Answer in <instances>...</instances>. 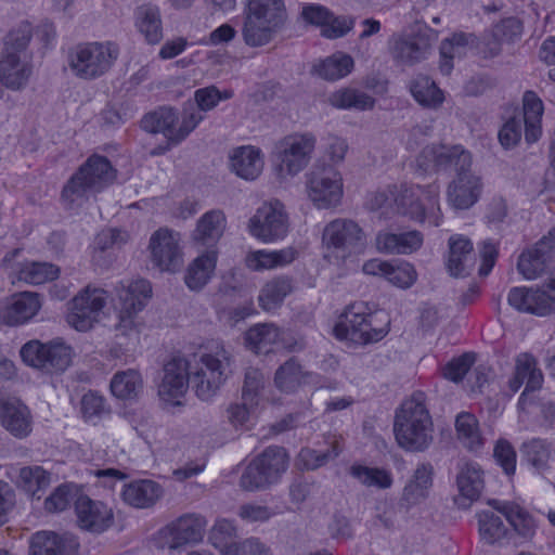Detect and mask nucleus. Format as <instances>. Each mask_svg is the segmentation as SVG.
Wrapping results in <instances>:
<instances>
[{"label": "nucleus", "instance_id": "nucleus-1", "mask_svg": "<svg viewBox=\"0 0 555 555\" xmlns=\"http://www.w3.org/2000/svg\"><path fill=\"white\" fill-rule=\"evenodd\" d=\"M434 422L426 396L416 391L397 408L393 434L398 446L408 452H424L434 441Z\"/></svg>", "mask_w": 555, "mask_h": 555}, {"label": "nucleus", "instance_id": "nucleus-2", "mask_svg": "<svg viewBox=\"0 0 555 555\" xmlns=\"http://www.w3.org/2000/svg\"><path fill=\"white\" fill-rule=\"evenodd\" d=\"M285 20L283 0H248L242 27L244 42L253 48L268 44Z\"/></svg>", "mask_w": 555, "mask_h": 555}, {"label": "nucleus", "instance_id": "nucleus-3", "mask_svg": "<svg viewBox=\"0 0 555 555\" xmlns=\"http://www.w3.org/2000/svg\"><path fill=\"white\" fill-rule=\"evenodd\" d=\"M231 353L223 345L194 356L190 363V382L196 396L204 401L217 395L230 373Z\"/></svg>", "mask_w": 555, "mask_h": 555}, {"label": "nucleus", "instance_id": "nucleus-4", "mask_svg": "<svg viewBox=\"0 0 555 555\" xmlns=\"http://www.w3.org/2000/svg\"><path fill=\"white\" fill-rule=\"evenodd\" d=\"M115 177L106 157L92 155L65 184L62 198L70 208L81 206L91 195L107 188Z\"/></svg>", "mask_w": 555, "mask_h": 555}, {"label": "nucleus", "instance_id": "nucleus-5", "mask_svg": "<svg viewBox=\"0 0 555 555\" xmlns=\"http://www.w3.org/2000/svg\"><path fill=\"white\" fill-rule=\"evenodd\" d=\"M120 50L113 41H90L74 46L67 56L73 75L82 80H95L111 70Z\"/></svg>", "mask_w": 555, "mask_h": 555}, {"label": "nucleus", "instance_id": "nucleus-6", "mask_svg": "<svg viewBox=\"0 0 555 555\" xmlns=\"http://www.w3.org/2000/svg\"><path fill=\"white\" fill-rule=\"evenodd\" d=\"M440 185L433 182L427 185H402L395 198L397 211L420 223L439 227L442 212L439 202Z\"/></svg>", "mask_w": 555, "mask_h": 555}, {"label": "nucleus", "instance_id": "nucleus-7", "mask_svg": "<svg viewBox=\"0 0 555 555\" xmlns=\"http://www.w3.org/2000/svg\"><path fill=\"white\" fill-rule=\"evenodd\" d=\"M204 119V115L193 105L184 106L181 116L168 106L146 114L142 121V128L151 133H162L169 144H180Z\"/></svg>", "mask_w": 555, "mask_h": 555}, {"label": "nucleus", "instance_id": "nucleus-8", "mask_svg": "<svg viewBox=\"0 0 555 555\" xmlns=\"http://www.w3.org/2000/svg\"><path fill=\"white\" fill-rule=\"evenodd\" d=\"M365 243L363 230L350 219H335L325 225L322 233L324 258L337 266L352 255L361 253Z\"/></svg>", "mask_w": 555, "mask_h": 555}, {"label": "nucleus", "instance_id": "nucleus-9", "mask_svg": "<svg viewBox=\"0 0 555 555\" xmlns=\"http://www.w3.org/2000/svg\"><path fill=\"white\" fill-rule=\"evenodd\" d=\"M23 362L43 374L64 373L73 362L75 351L62 338H54L47 343L29 340L20 350Z\"/></svg>", "mask_w": 555, "mask_h": 555}, {"label": "nucleus", "instance_id": "nucleus-10", "mask_svg": "<svg viewBox=\"0 0 555 555\" xmlns=\"http://www.w3.org/2000/svg\"><path fill=\"white\" fill-rule=\"evenodd\" d=\"M288 455L282 447H268L245 468L240 487L246 491H258L276 483L287 470Z\"/></svg>", "mask_w": 555, "mask_h": 555}, {"label": "nucleus", "instance_id": "nucleus-11", "mask_svg": "<svg viewBox=\"0 0 555 555\" xmlns=\"http://www.w3.org/2000/svg\"><path fill=\"white\" fill-rule=\"evenodd\" d=\"M117 296L119 309L116 331L122 336H137L141 327L138 313L143 310L152 296L151 284L143 279L120 282Z\"/></svg>", "mask_w": 555, "mask_h": 555}, {"label": "nucleus", "instance_id": "nucleus-12", "mask_svg": "<svg viewBox=\"0 0 555 555\" xmlns=\"http://www.w3.org/2000/svg\"><path fill=\"white\" fill-rule=\"evenodd\" d=\"M317 145L311 132H295L285 135L275 144L279 162L278 173L282 179L293 178L308 167Z\"/></svg>", "mask_w": 555, "mask_h": 555}, {"label": "nucleus", "instance_id": "nucleus-13", "mask_svg": "<svg viewBox=\"0 0 555 555\" xmlns=\"http://www.w3.org/2000/svg\"><path fill=\"white\" fill-rule=\"evenodd\" d=\"M437 40L438 31L426 24H416L411 33L392 36L390 54L398 64L413 66L431 54Z\"/></svg>", "mask_w": 555, "mask_h": 555}, {"label": "nucleus", "instance_id": "nucleus-14", "mask_svg": "<svg viewBox=\"0 0 555 555\" xmlns=\"http://www.w3.org/2000/svg\"><path fill=\"white\" fill-rule=\"evenodd\" d=\"M508 304L520 312L539 317L555 311V269L548 272L541 287H513L507 296Z\"/></svg>", "mask_w": 555, "mask_h": 555}, {"label": "nucleus", "instance_id": "nucleus-15", "mask_svg": "<svg viewBox=\"0 0 555 555\" xmlns=\"http://www.w3.org/2000/svg\"><path fill=\"white\" fill-rule=\"evenodd\" d=\"M206 519L197 514H184L160 528L155 537L158 548L178 550L203 540Z\"/></svg>", "mask_w": 555, "mask_h": 555}, {"label": "nucleus", "instance_id": "nucleus-16", "mask_svg": "<svg viewBox=\"0 0 555 555\" xmlns=\"http://www.w3.org/2000/svg\"><path fill=\"white\" fill-rule=\"evenodd\" d=\"M306 188L308 197L319 209L336 207L344 194L341 175L332 167L310 171Z\"/></svg>", "mask_w": 555, "mask_h": 555}, {"label": "nucleus", "instance_id": "nucleus-17", "mask_svg": "<svg viewBox=\"0 0 555 555\" xmlns=\"http://www.w3.org/2000/svg\"><path fill=\"white\" fill-rule=\"evenodd\" d=\"M106 301L104 289L88 285L72 299L67 323L79 332L90 330L99 321Z\"/></svg>", "mask_w": 555, "mask_h": 555}, {"label": "nucleus", "instance_id": "nucleus-18", "mask_svg": "<svg viewBox=\"0 0 555 555\" xmlns=\"http://www.w3.org/2000/svg\"><path fill=\"white\" fill-rule=\"evenodd\" d=\"M249 231L258 240L270 243L282 238L288 231V217L279 201L263 203L249 220Z\"/></svg>", "mask_w": 555, "mask_h": 555}, {"label": "nucleus", "instance_id": "nucleus-19", "mask_svg": "<svg viewBox=\"0 0 555 555\" xmlns=\"http://www.w3.org/2000/svg\"><path fill=\"white\" fill-rule=\"evenodd\" d=\"M418 165L425 170H455L456 173L470 169L472 155L462 145H428L423 149Z\"/></svg>", "mask_w": 555, "mask_h": 555}, {"label": "nucleus", "instance_id": "nucleus-20", "mask_svg": "<svg viewBox=\"0 0 555 555\" xmlns=\"http://www.w3.org/2000/svg\"><path fill=\"white\" fill-rule=\"evenodd\" d=\"M190 371V362L181 357H175L164 365V376L158 386L163 401L172 405L181 404L191 383Z\"/></svg>", "mask_w": 555, "mask_h": 555}, {"label": "nucleus", "instance_id": "nucleus-21", "mask_svg": "<svg viewBox=\"0 0 555 555\" xmlns=\"http://www.w3.org/2000/svg\"><path fill=\"white\" fill-rule=\"evenodd\" d=\"M179 234L162 228L155 231L151 238L149 248L152 262L162 271L175 272L182 263Z\"/></svg>", "mask_w": 555, "mask_h": 555}, {"label": "nucleus", "instance_id": "nucleus-22", "mask_svg": "<svg viewBox=\"0 0 555 555\" xmlns=\"http://www.w3.org/2000/svg\"><path fill=\"white\" fill-rule=\"evenodd\" d=\"M75 511L79 528L92 533H102L114 524V511L106 503L79 496L75 501Z\"/></svg>", "mask_w": 555, "mask_h": 555}, {"label": "nucleus", "instance_id": "nucleus-23", "mask_svg": "<svg viewBox=\"0 0 555 555\" xmlns=\"http://www.w3.org/2000/svg\"><path fill=\"white\" fill-rule=\"evenodd\" d=\"M0 425L14 438L25 439L33 431L34 417L18 398H0Z\"/></svg>", "mask_w": 555, "mask_h": 555}, {"label": "nucleus", "instance_id": "nucleus-24", "mask_svg": "<svg viewBox=\"0 0 555 555\" xmlns=\"http://www.w3.org/2000/svg\"><path fill=\"white\" fill-rule=\"evenodd\" d=\"M489 505L502 514L513 531L525 542L531 541L538 529L535 517L520 503L511 500H490Z\"/></svg>", "mask_w": 555, "mask_h": 555}, {"label": "nucleus", "instance_id": "nucleus-25", "mask_svg": "<svg viewBox=\"0 0 555 555\" xmlns=\"http://www.w3.org/2000/svg\"><path fill=\"white\" fill-rule=\"evenodd\" d=\"M482 192V182L480 177L463 170L456 173L448 185L447 201L454 209L465 210L474 206Z\"/></svg>", "mask_w": 555, "mask_h": 555}, {"label": "nucleus", "instance_id": "nucleus-26", "mask_svg": "<svg viewBox=\"0 0 555 555\" xmlns=\"http://www.w3.org/2000/svg\"><path fill=\"white\" fill-rule=\"evenodd\" d=\"M31 74L33 65L29 53L5 52L0 60V81L10 90L24 89Z\"/></svg>", "mask_w": 555, "mask_h": 555}, {"label": "nucleus", "instance_id": "nucleus-27", "mask_svg": "<svg viewBox=\"0 0 555 555\" xmlns=\"http://www.w3.org/2000/svg\"><path fill=\"white\" fill-rule=\"evenodd\" d=\"M456 487L459 495L454 502L460 508H467L478 500L483 489V472L479 464L469 461L457 465Z\"/></svg>", "mask_w": 555, "mask_h": 555}, {"label": "nucleus", "instance_id": "nucleus-28", "mask_svg": "<svg viewBox=\"0 0 555 555\" xmlns=\"http://www.w3.org/2000/svg\"><path fill=\"white\" fill-rule=\"evenodd\" d=\"M41 308L37 293L23 292L12 295L0 306V319L8 325L24 324L33 319Z\"/></svg>", "mask_w": 555, "mask_h": 555}, {"label": "nucleus", "instance_id": "nucleus-29", "mask_svg": "<svg viewBox=\"0 0 555 555\" xmlns=\"http://www.w3.org/2000/svg\"><path fill=\"white\" fill-rule=\"evenodd\" d=\"M543 379L537 359L532 354L524 352L515 359V372L508 380V388L512 393H516L526 384V388L519 398L521 402L528 392L539 390L542 387Z\"/></svg>", "mask_w": 555, "mask_h": 555}, {"label": "nucleus", "instance_id": "nucleus-30", "mask_svg": "<svg viewBox=\"0 0 555 555\" xmlns=\"http://www.w3.org/2000/svg\"><path fill=\"white\" fill-rule=\"evenodd\" d=\"M163 494V487L150 479H140L126 483L120 493L125 504L138 509L153 507Z\"/></svg>", "mask_w": 555, "mask_h": 555}, {"label": "nucleus", "instance_id": "nucleus-31", "mask_svg": "<svg viewBox=\"0 0 555 555\" xmlns=\"http://www.w3.org/2000/svg\"><path fill=\"white\" fill-rule=\"evenodd\" d=\"M78 546L73 535L40 531L30 539L29 555H74Z\"/></svg>", "mask_w": 555, "mask_h": 555}, {"label": "nucleus", "instance_id": "nucleus-32", "mask_svg": "<svg viewBox=\"0 0 555 555\" xmlns=\"http://www.w3.org/2000/svg\"><path fill=\"white\" fill-rule=\"evenodd\" d=\"M423 244V234L416 230L392 233L380 231L375 238L378 251L386 254L408 255L417 250Z\"/></svg>", "mask_w": 555, "mask_h": 555}, {"label": "nucleus", "instance_id": "nucleus-33", "mask_svg": "<svg viewBox=\"0 0 555 555\" xmlns=\"http://www.w3.org/2000/svg\"><path fill=\"white\" fill-rule=\"evenodd\" d=\"M319 375L304 371L300 363L291 358L274 374L275 387L286 393L295 392L301 385L318 384Z\"/></svg>", "mask_w": 555, "mask_h": 555}, {"label": "nucleus", "instance_id": "nucleus-34", "mask_svg": "<svg viewBox=\"0 0 555 555\" xmlns=\"http://www.w3.org/2000/svg\"><path fill=\"white\" fill-rule=\"evenodd\" d=\"M522 461L535 473L545 474L555 462V448L553 443L542 438H531L520 447Z\"/></svg>", "mask_w": 555, "mask_h": 555}, {"label": "nucleus", "instance_id": "nucleus-35", "mask_svg": "<svg viewBox=\"0 0 555 555\" xmlns=\"http://www.w3.org/2000/svg\"><path fill=\"white\" fill-rule=\"evenodd\" d=\"M476 255L473 243L465 236L453 235L449 238L447 267L451 275L463 276L475 267Z\"/></svg>", "mask_w": 555, "mask_h": 555}, {"label": "nucleus", "instance_id": "nucleus-36", "mask_svg": "<svg viewBox=\"0 0 555 555\" xmlns=\"http://www.w3.org/2000/svg\"><path fill=\"white\" fill-rule=\"evenodd\" d=\"M225 229V217L220 210H210L204 214L193 231L192 238L194 244L207 249H216V244L220 240Z\"/></svg>", "mask_w": 555, "mask_h": 555}, {"label": "nucleus", "instance_id": "nucleus-37", "mask_svg": "<svg viewBox=\"0 0 555 555\" xmlns=\"http://www.w3.org/2000/svg\"><path fill=\"white\" fill-rule=\"evenodd\" d=\"M134 24L147 43L157 44L162 41L164 37L163 21L160 10L156 4L139 5L134 12Z\"/></svg>", "mask_w": 555, "mask_h": 555}, {"label": "nucleus", "instance_id": "nucleus-38", "mask_svg": "<svg viewBox=\"0 0 555 555\" xmlns=\"http://www.w3.org/2000/svg\"><path fill=\"white\" fill-rule=\"evenodd\" d=\"M475 37L472 34L455 33L442 40L440 46L439 69L443 75H450L455 59H462L474 47Z\"/></svg>", "mask_w": 555, "mask_h": 555}, {"label": "nucleus", "instance_id": "nucleus-39", "mask_svg": "<svg viewBox=\"0 0 555 555\" xmlns=\"http://www.w3.org/2000/svg\"><path fill=\"white\" fill-rule=\"evenodd\" d=\"M263 155L258 147L247 145L234 150L231 156V168L245 180H255L263 169Z\"/></svg>", "mask_w": 555, "mask_h": 555}, {"label": "nucleus", "instance_id": "nucleus-40", "mask_svg": "<svg viewBox=\"0 0 555 555\" xmlns=\"http://www.w3.org/2000/svg\"><path fill=\"white\" fill-rule=\"evenodd\" d=\"M296 256L297 253L292 247L279 250L260 249L248 253L245 262L254 271L272 270L292 263Z\"/></svg>", "mask_w": 555, "mask_h": 555}, {"label": "nucleus", "instance_id": "nucleus-41", "mask_svg": "<svg viewBox=\"0 0 555 555\" xmlns=\"http://www.w3.org/2000/svg\"><path fill=\"white\" fill-rule=\"evenodd\" d=\"M217 258L216 249H207L190 263L184 278L190 289L198 291L208 283L216 269Z\"/></svg>", "mask_w": 555, "mask_h": 555}, {"label": "nucleus", "instance_id": "nucleus-42", "mask_svg": "<svg viewBox=\"0 0 555 555\" xmlns=\"http://www.w3.org/2000/svg\"><path fill=\"white\" fill-rule=\"evenodd\" d=\"M328 103L338 109L371 111L375 106V99L356 88H341L328 96Z\"/></svg>", "mask_w": 555, "mask_h": 555}, {"label": "nucleus", "instance_id": "nucleus-43", "mask_svg": "<svg viewBox=\"0 0 555 555\" xmlns=\"http://www.w3.org/2000/svg\"><path fill=\"white\" fill-rule=\"evenodd\" d=\"M522 102L525 139L528 143H534L539 140L542 133L541 118L543 115V103L541 99L532 91L525 92Z\"/></svg>", "mask_w": 555, "mask_h": 555}, {"label": "nucleus", "instance_id": "nucleus-44", "mask_svg": "<svg viewBox=\"0 0 555 555\" xmlns=\"http://www.w3.org/2000/svg\"><path fill=\"white\" fill-rule=\"evenodd\" d=\"M281 339V330L274 324H257L245 334V341L249 349L256 353H268Z\"/></svg>", "mask_w": 555, "mask_h": 555}, {"label": "nucleus", "instance_id": "nucleus-45", "mask_svg": "<svg viewBox=\"0 0 555 555\" xmlns=\"http://www.w3.org/2000/svg\"><path fill=\"white\" fill-rule=\"evenodd\" d=\"M294 291V281L286 275L276 276L264 284L259 295L263 310L271 311L282 305L284 299Z\"/></svg>", "mask_w": 555, "mask_h": 555}, {"label": "nucleus", "instance_id": "nucleus-46", "mask_svg": "<svg viewBox=\"0 0 555 555\" xmlns=\"http://www.w3.org/2000/svg\"><path fill=\"white\" fill-rule=\"evenodd\" d=\"M455 431L457 440L469 451H478L485 444L479 422L472 413L462 412L456 416Z\"/></svg>", "mask_w": 555, "mask_h": 555}, {"label": "nucleus", "instance_id": "nucleus-47", "mask_svg": "<svg viewBox=\"0 0 555 555\" xmlns=\"http://www.w3.org/2000/svg\"><path fill=\"white\" fill-rule=\"evenodd\" d=\"M353 59L344 53L336 52L314 65V72L323 79L335 81L349 75L353 69Z\"/></svg>", "mask_w": 555, "mask_h": 555}, {"label": "nucleus", "instance_id": "nucleus-48", "mask_svg": "<svg viewBox=\"0 0 555 555\" xmlns=\"http://www.w3.org/2000/svg\"><path fill=\"white\" fill-rule=\"evenodd\" d=\"M236 527L233 521L217 519L209 532L210 543L224 555H237L238 543L235 541Z\"/></svg>", "mask_w": 555, "mask_h": 555}, {"label": "nucleus", "instance_id": "nucleus-49", "mask_svg": "<svg viewBox=\"0 0 555 555\" xmlns=\"http://www.w3.org/2000/svg\"><path fill=\"white\" fill-rule=\"evenodd\" d=\"M111 391L118 399L129 400L135 398L143 388L140 373L133 369L119 371L111 379Z\"/></svg>", "mask_w": 555, "mask_h": 555}, {"label": "nucleus", "instance_id": "nucleus-50", "mask_svg": "<svg viewBox=\"0 0 555 555\" xmlns=\"http://www.w3.org/2000/svg\"><path fill=\"white\" fill-rule=\"evenodd\" d=\"M60 274V268L50 262L27 261L21 263L16 271L17 280L39 285L55 280Z\"/></svg>", "mask_w": 555, "mask_h": 555}, {"label": "nucleus", "instance_id": "nucleus-51", "mask_svg": "<svg viewBox=\"0 0 555 555\" xmlns=\"http://www.w3.org/2000/svg\"><path fill=\"white\" fill-rule=\"evenodd\" d=\"M410 91L415 101L424 107L437 108L444 100L443 92L427 76L420 75L414 78L410 85Z\"/></svg>", "mask_w": 555, "mask_h": 555}, {"label": "nucleus", "instance_id": "nucleus-52", "mask_svg": "<svg viewBox=\"0 0 555 555\" xmlns=\"http://www.w3.org/2000/svg\"><path fill=\"white\" fill-rule=\"evenodd\" d=\"M350 475L361 485L379 490L389 489L393 483L392 475L382 467H369L364 465H352Z\"/></svg>", "mask_w": 555, "mask_h": 555}, {"label": "nucleus", "instance_id": "nucleus-53", "mask_svg": "<svg viewBox=\"0 0 555 555\" xmlns=\"http://www.w3.org/2000/svg\"><path fill=\"white\" fill-rule=\"evenodd\" d=\"M478 529L482 541L488 544L500 542L507 535L508 529L501 517L491 511H481L477 514Z\"/></svg>", "mask_w": 555, "mask_h": 555}, {"label": "nucleus", "instance_id": "nucleus-54", "mask_svg": "<svg viewBox=\"0 0 555 555\" xmlns=\"http://www.w3.org/2000/svg\"><path fill=\"white\" fill-rule=\"evenodd\" d=\"M330 446L331 448L327 450L301 449L298 459L302 467L308 470H314L336 459L341 452L339 440L333 437Z\"/></svg>", "mask_w": 555, "mask_h": 555}, {"label": "nucleus", "instance_id": "nucleus-55", "mask_svg": "<svg viewBox=\"0 0 555 555\" xmlns=\"http://www.w3.org/2000/svg\"><path fill=\"white\" fill-rule=\"evenodd\" d=\"M80 413L86 422L95 424L109 415L111 406L103 395L89 390L80 399Z\"/></svg>", "mask_w": 555, "mask_h": 555}, {"label": "nucleus", "instance_id": "nucleus-56", "mask_svg": "<svg viewBox=\"0 0 555 555\" xmlns=\"http://www.w3.org/2000/svg\"><path fill=\"white\" fill-rule=\"evenodd\" d=\"M550 261L551 260L544 254L537 250V246L534 245L521 253L517 268L525 279L535 280L546 271Z\"/></svg>", "mask_w": 555, "mask_h": 555}, {"label": "nucleus", "instance_id": "nucleus-57", "mask_svg": "<svg viewBox=\"0 0 555 555\" xmlns=\"http://www.w3.org/2000/svg\"><path fill=\"white\" fill-rule=\"evenodd\" d=\"M264 388V374L255 367L247 369L242 387V400L250 406H259L263 398Z\"/></svg>", "mask_w": 555, "mask_h": 555}, {"label": "nucleus", "instance_id": "nucleus-58", "mask_svg": "<svg viewBox=\"0 0 555 555\" xmlns=\"http://www.w3.org/2000/svg\"><path fill=\"white\" fill-rule=\"evenodd\" d=\"M78 490L72 483L59 486L44 501V508L50 513L65 511L76 499Z\"/></svg>", "mask_w": 555, "mask_h": 555}, {"label": "nucleus", "instance_id": "nucleus-59", "mask_svg": "<svg viewBox=\"0 0 555 555\" xmlns=\"http://www.w3.org/2000/svg\"><path fill=\"white\" fill-rule=\"evenodd\" d=\"M385 279L392 285L405 289L415 283L417 273L414 267L406 261L390 262Z\"/></svg>", "mask_w": 555, "mask_h": 555}, {"label": "nucleus", "instance_id": "nucleus-60", "mask_svg": "<svg viewBox=\"0 0 555 555\" xmlns=\"http://www.w3.org/2000/svg\"><path fill=\"white\" fill-rule=\"evenodd\" d=\"M34 28L28 21L20 22L7 37V52L27 53L26 49L33 38Z\"/></svg>", "mask_w": 555, "mask_h": 555}, {"label": "nucleus", "instance_id": "nucleus-61", "mask_svg": "<svg viewBox=\"0 0 555 555\" xmlns=\"http://www.w3.org/2000/svg\"><path fill=\"white\" fill-rule=\"evenodd\" d=\"M476 356L473 352H465L453 358L442 367V375L453 383L461 382L475 363Z\"/></svg>", "mask_w": 555, "mask_h": 555}, {"label": "nucleus", "instance_id": "nucleus-62", "mask_svg": "<svg viewBox=\"0 0 555 555\" xmlns=\"http://www.w3.org/2000/svg\"><path fill=\"white\" fill-rule=\"evenodd\" d=\"M20 480L23 488L36 495V493L46 488L50 482L49 474L40 466L23 467L20 470Z\"/></svg>", "mask_w": 555, "mask_h": 555}, {"label": "nucleus", "instance_id": "nucleus-63", "mask_svg": "<svg viewBox=\"0 0 555 555\" xmlns=\"http://www.w3.org/2000/svg\"><path fill=\"white\" fill-rule=\"evenodd\" d=\"M493 456L506 475H514L516 470L517 454L512 443L500 439L494 446Z\"/></svg>", "mask_w": 555, "mask_h": 555}, {"label": "nucleus", "instance_id": "nucleus-64", "mask_svg": "<svg viewBox=\"0 0 555 555\" xmlns=\"http://www.w3.org/2000/svg\"><path fill=\"white\" fill-rule=\"evenodd\" d=\"M398 194L397 189H388L384 191H377L367 196L366 207L371 211H379L380 217L387 218L389 209L395 204V198Z\"/></svg>", "mask_w": 555, "mask_h": 555}]
</instances>
